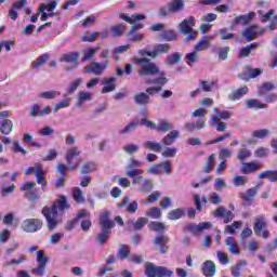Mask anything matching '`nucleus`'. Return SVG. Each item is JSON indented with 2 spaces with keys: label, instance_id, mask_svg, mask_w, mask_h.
I'll return each instance as SVG.
<instances>
[{
  "label": "nucleus",
  "instance_id": "nucleus-1",
  "mask_svg": "<svg viewBox=\"0 0 277 277\" xmlns=\"http://www.w3.org/2000/svg\"><path fill=\"white\" fill-rule=\"evenodd\" d=\"M68 209H70V203L66 195H60L51 208L49 206L42 208L41 213L45 217L49 230H55L62 222V219H57V213H64Z\"/></svg>",
  "mask_w": 277,
  "mask_h": 277
},
{
  "label": "nucleus",
  "instance_id": "nucleus-2",
  "mask_svg": "<svg viewBox=\"0 0 277 277\" xmlns=\"http://www.w3.org/2000/svg\"><path fill=\"white\" fill-rule=\"evenodd\" d=\"M110 215L111 212L107 210L100 214L101 233L95 237V241L100 246L107 243V240L111 237V228L116 226V222L110 219Z\"/></svg>",
  "mask_w": 277,
  "mask_h": 277
},
{
  "label": "nucleus",
  "instance_id": "nucleus-3",
  "mask_svg": "<svg viewBox=\"0 0 277 277\" xmlns=\"http://www.w3.org/2000/svg\"><path fill=\"white\" fill-rule=\"evenodd\" d=\"M134 64L141 66L137 71L138 77H156V75H159V66L148 57H134Z\"/></svg>",
  "mask_w": 277,
  "mask_h": 277
},
{
  "label": "nucleus",
  "instance_id": "nucleus-4",
  "mask_svg": "<svg viewBox=\"0 0 277 277\" xmlns=\"http://www.w3.org/2000/svg\"><path fill=\"white\" fill-rule=\"evenodd\" d=\"M207 110L205 108H198L193 113V118H200L196 122H186L184 124L185 131L194 133V131H200L207 127Z\"/></svg>",
  "mask_w": 277,
  "mask_h": 277
},
{
  "label": "nucleus",
  "instance_id": "nucleus-5",
  "mask_svg": "<svg viewBox=\"0 0 277 277\" xmlns=\"http://www.w3.org/2000/svg\"><path fill=\"white\" fill-rule=\"evenodd\" d=\"M183 10H185V0H172L158 10V16L166 18L170 16V14H179V12H183Z\"/></svg>",
  "mask_w": 277,
  "mask_h": 277
},
{
  "label": "nucleus",
  "instance_id": "nucleus-6",
  "mask_svg": "<svg viewBox=\"0 0 277 277\" xmlns=\"http://www.w3.org/2000/svg\"><path fill=\"white\" fill-rule=\"evenodd\" d=\"M194 27H196V17L194 16H189L180 24V31L187 36L186 42H192L198 38V30H194Z\"/></svg>",
  "mask_w": 277,
  "mask_h": 277
},
{
  "label": "nucleus",
  "instance_id": "nucleus-7",
  "mask_svg": "<svg viewBox=\"0 0 277 277\" xmlns=\"http://www.w3.org/2000/svg\"><path fill=\"white\" fill-rule=\"evenodd\" d=\"M19 190L24 193L25 198L30 202H37L42 196L36 182H24Z\"/></svg>",
  "mask_w": 277,
  "mask_h": 277
},
{
  "label": "nucleus",
  "instance_id": "nucleus-8",
  "mask_svg": "<svg viewBox=\"0 0 277 277\" xmlns=\"http://www.w3.org/2000/svg\"><path fill=\"white\" fill-rule=\"evenodd\" d=\"M173 274L172 271L168 269V267L164 266H155L154 263H147L145 267V275L147 277H171Z\"/></svg>",
  "mask_w": 277,
  "mask_h": 277
},
{
  "label": "nucleus",
  "instance_id": "nucleus-9",
  "mask_svg": "<svg viewBox=\"0 0 277 277\" xmlns=\"http://www.w3.org/2000/svg\"><path fill=\"white\" fill-rule=\"evenodd\" d=\"M80 156H81V150L77 146L70 147L66 150L65 161L67 166H69L70 172H75V170H77V168L79 167V163H81V158H78L77 162H72L76 157H80Z\"/></svg>",
  "mask_w": 277,
  "mask_h": 277
},
{
  "label": "nucleus",
  "instance_id": "nucleus-10",
  "mask_svg": "<svg viewBox=\"0 0 277 277\" xmlns=\"http://www.w3.org/2000/svg\"><path fill=\"white\" fill-rule=\"evenodd\" d=\"M108 66H109V61H106L103 64L98 62H91L84 67V72L87 75H95L96 77H101L103 76L105 70H107Z\"/></svg>",
  "mask_w": 277,
  "mask_h": 277
},
{
  "label": "nucleus",
  "instance_id": "nucleus-11",
  "mask_svg": "<svg viewBox=\"0 0 277 277\" xmlns=\"http://www.w3.org/2000/svg\"><path fill=\"white\" fill-rule=\"evenodd\" d=\"M37 262L39 265L31 269V274H34V276H44V272H47V263H49V258L44 256V251L39 250L37 252Z\"/></svg>",
  "mask_w": 277,
  "mask_h": 277
},
{
  "label": "nucleus",
  "instance_id": "nucleus-12",
  "mask_svg": "<svg viewBox=\"0 0 277 277\" xmlns=\"http://www.w3.org/2000/svg\"><path fill=\"white\" fill-rule=\"evenodd\" d=\"M265 34V28H260L259 25H251L245 28L241 31V36L247 40V42H252L256 38V36H263Z\"/></svg>",
  "mask_w": 277,
  "mask_h": 277
},
{
  "label": "nucleus",
  "instance_id": "nucleus-13",
  "mask_svg": "<svg viewBox=\"0 0 277 277\" xmlns=\"http://www.w3.org/2000/svg\"><path fill=\"white\" fill-rule=\"evenodd\" d=\"M42 226L43 223L40 219H27L22 224L25 233H38V230H42Z\"/></svg>",
  "mask_w": 277,
  "mask_h": 277
},
{
  "label": "nucleus",
  "instance_id": "nucleus-14",
  "mask_svg": "<svg viewBox=\"0 0 277 277\" xmlns=\"http://www.w3.org/2000/svg\"><path fill=\"white\" fill-rule=\"evenodd\" d=\"M35 176L37 179L38 185H41L42 192H47V185H49V182L47 181V175L42 170V166L38 162L35 163Z\"/></svg>",
  "mask_w": 277,
  "mask_h": 277
},
{
  "label": "nucleus",
  "instance_id": "nucleus-15",
  "mask_svg": "<svg viewBox=\"0 0 277 277\" xmlns=\"http://www.w3.org/2000/svg\"><path fill=\"white\" fill-rule=\"evenodd\" d=\"M214 217H222L224 224H230L233 220H235V214L230 210H226L224 207H219L214 212H213Z\"/></svg>",
  "mask_w": 277,
  "mask_h": 277
},
{
  "label": "nucleus",
  "instance_id": "nucleus-16",
  "mask_svg": "<svg viewBox=\"0 0 277 277\" xmlns=\"http://www.w3.org/2000/svg\"><path fill=\"white\" fill-rule=\"evenodd\" d=\"M261 168H263V164L256 160H253L251 162H243L241 168V173L252 174L254 172H258V170H261Z\"/></svg>",
  "mask_w": 277,
  "mask_h": 277
},
{
  "label": "nucleus",
  "instance_id": "nucleus-17",
  "mask_svg": "<svg viewBox=\"0 0 277 277\" xmlns=\"http://www.w3.org/2000/svg\"><path fill=\"white\" fill-rule=\"evenodd\" d=\"M167 243H170V238L168 236L160 235L154 238V245L158 246V250L161 254L168 252L169 247L166 246Z\"/></svg>",
  "mask_w": 277,
  "mask_h": 277
},
{
  "label": "nucleus",
  "instance_id": "nucleus-18",
  "mask_svg": "<svg viewBox=\"0 0 277 277\" xmlns=\"http://www.w3.org/2000/svg\"><path fill=\"white\" fill-rule=\"evenodd\" d=\"M49 114H51V107L45 106L42 110L40 109V105L38 104H34L31 106L29 116H31V118H42L44 116H49Z\"/></svg>",
  "mask_w": 277,
  "mask_h": 277
},
{
  "label": "nucleus",
  "instance_id": "nucleus-19",
  "mask_svg": "<svg viewBox=\"0 0 277 277\" xmlns=\"http://www.w3.org/2000/svg\"><path fill=\"white\" fill-rule=\"evenodd\" d=\"M201 272L206 277H214L216 272L215 263L211 260H207L201 264Z\"/></svg>",
  "mask_w": 277,
  "mask_h": 277
},
{
  "label": "nucleus",
  "instance_id": "nucleus-20",
  "mask_svg": "<svg viewBox=\"0 0 277 277\" xmlns=\"http://www.w3.org/2000/svg\"><path fill=\"white\" fill-rule=\"evenodd\" d=\"M170 49H172L170 43L155 44L153 50L154 60H156V57H159V55H166L170 53Z\"/></svg>",
  "mask_w": 277,
  "mask_h": 277
},
{
  "label": "nucleus",
  "instance_id": "nucleus-21",
  "mask_svg": "<svg viewBox=\"0 0 277 277\" xmlns=\"http://www.w3.org/2000/svg\"><path fill=\"white\" fill-rule=\"evenodd\" d=\"M259 196V186H254L246 190V193L240 194L241 200L243 202H254V198Z\"/></svg>",
  "mask_w": 277,
  "mask_h": 277
},
{
  "label": "nucleus",
  "instance_id": "nucleus-22",
  "mask_svg": "<svg viewBox=\"0 0 277 277\" xmlns=\"http://www.w3.org/2000/svg\"><path fill=\"white\" fill-rule=\"evenodd\" d=\"M267 228V220L265 215H259L253 224V230L258 236H261V230Z\"/></svg>",
  "mask_w": 277,
  "mask_h": 277
},
{
  "label": "nucleus",
  "instance_id": "nucleus-23",
  "mask_svg": "<svg viewBox=\"0 0 277 277\" xmlns=\"http://www.w3.org/2000/svg\"><path fill=\"white\" fill-rule=\"evenodd\" d=\"M212 224L211 222H202L199 223L198 225L196 224H188L187 225V230H189V233H202V230H209V228H212Z\"/></svg>",
  "mask_w": 277,
  "mask_h": 277
},
{
  "label": "nucleus",
  "instance_id": "nucleus-24",
  "mask_svg": "<svg viewBox=\"0 0 277 277\" xmlns=\"http://www.w3.org/2000/svg\"><path fill=\"white\" fill-rule=\"evenodd\" d=\"M144 173V170L142 169H129V171L126 172V176H129L132 180L133 185H137L140 181L144 180V176L142 174Z\"/></svg>",
  "mask_w": 277,
  "mask_h": 277
},
{
  "label": "nucleus",
  "instance_id": "nucleus-25",
  "mask_svg": "<svg viewBox=\"0 0 277 277\" xmlns=\"http://www.w3.org/2000/svg\"><path fill=\"white\" fill-rule=\"evenodd\" d=\"M224 243L225 246H227L230 254H234V255H239L241 251H239V245H237V240L235 239V237H227L225 240H224Z\"/></svg>",
  "mask_w": 277,
  "mask_h": 277
},
{
  "label": "nucleus",
  "instance_id": "nucleus-26",
  "mask_svg": "<svg viewBox=\"0 0 277 277\" xmlns=\"http://www.w3.org/2000/svg\"><path fill=\"white\" fill-rule=\"evenodd\" d=\"M135 105H141V107H146L150 103V95L144 92L134 94L133 96Z\"/></svg>",
  "mask_w": 277,
  "mask_h": 277
},
{
  "label": "nucleus",
  "instance_id": "nucleus-27",
  "mask_svg": "<svg viewBox=\"0 0 277 277\" xmlns=\"http://www.w3.org/2000/svg\"><path fill=\"white\" fill-rule=\"evenodd\" d=\"M104 87L102 88V94H109L116 90V78H103Z\"/></svg>",
  "mask_w": 277,
  "mask_h": 277
},
{
  "label": "nucleus",
  "instance_id": "nucleus-28",
  "mask_svg": "<svg viewBox=\"0 0 277 277\" xmlns=\"http://www.w3.org/2000/svg\"><path fill=\"white\" fill-rule=\"evenodd\" d=\"M256 16V13L249 12L245 15H239L234 18V25H248Z\"/></svg>",
  "mask_w": 277,
  "mask_h": 277
},
{
  "label": "nucleus",
  "instance_id": "nucleus-29",
  "mask_svg": "<svg viewBox=\"0 0 277 277\" xmlns=\"http://www.w3.org/2000/svg\"><path fill=\"white\" fill-rule=\"evenodd\" d=\"M14 131V123L10 119H3L0 121V132L2 135H10Z\"/></svg>",
  "mask_w": 277,
  "mask_h": 277
},
{
  "label": "nucleus",
  "instance_id": "nucleus-30",
  "mask_svg": "<svg viewBox=\"0 0 277 277\" xmlns=\"http://www.w3.org/2000/svg\"><path fill=\"white\" fill-rule=\"evenodd\" d=\"M210 40H213V36L202 37V39L196 43L195 51H197V53H200V51H207V49L211 47Z\"/></svg>",
  "mask_w": 277,
  "mask_h": 277
},
{
  "label": "nucleus",
  "instance_id": "nucleus-31",
  "mask_svg": "<svg viewBox=\"0 0 277 277\" xmlns=\"http://www.w3.org/2000/svg\"><path fill=\"white\" fill-rule=\"evenodd\" d=\"M248 92H249V89L248 87L245 85L229 93L228 98L229 101H239V98H243V96H246Z\"/></svg>",
  "mask_w": 277,
  "mask_h": 277
},
{
  "label": "nucleus",
  "instance_id": "nucleus-32",
  "mask_svg": "<svg viewBox=\"0 0 277 277\" xmlns=\"http://www.w3.org/2000/svg\"><path fill=\"white\" fill-rule=\"evenodd\" d=\"M160 77H156L154 78L151 81H149V83L151 85H156V88H160V92L161 90H163V85H166L168 83V78L166 77V72H160L159 71Z\"/></svg>",
  "mask_w": 277,
  "mask_h": 277
},
{
  "label": "nucleus",
  "instance_id": "nucleus-33",
  "mask_svg": "<svg viewBox=\"0 0 277 277\" xmlns=\"http://www.w3.org/2000/svg\"><path fill=\"white\" fill-rule=\"evenodd\" d=\"M258 179H267L269 183H277V171L276 170L263 171L258 175Z\"/></svg>",
  "mask_w": 277,
  "mask_h": 277
},
{
  "label": "nucleus",
  "instance_id": "nucleus-34",
  "mask_svg": "<svg viewBox=\"0 0 277 277\" xmlns=\"http://www.w3.org/2000/svg\"><path fill=\"white\" fill-rule=\"evenodd\" d=\"M177 36L179 35H176L175 31L172 29L164 30L158 35V37L161 40H164L166 42H174V40H176Z\"/></svg>",
  "mask_w": 277,
  "mask_h": 277
},
{
  "label": "nucleus",
  "instance_id": "nucleus-35",
  "mask_svg": "<svg viewBox=\"0 0 277 277\" xmlns=\"http://www.w3.org/2000/svg\"><path fill=\"white\" fill-rule=\"evenodd\" d=\"M181 133L176 130L171 131L168 135L162 138L164 146H172L174 142H176L177 137Z\"/></svg>",
  "mask_w": 277,
  "mask_h": 277
},
{
  "label": "nucleus",
  "instance_id": "nucleus-36",
  "mask_svg": "<svg viewBox=\"0 0 277 277\" xmlns=\"http://www.w3.org/2000/svg\"><path fill=\"white\" fill-rule=\"evenodd\" d=\"M128 224L132 226L134 230H142V228H144V226L148 224V217L142 216V217H138L135 222L133 221L128 222Z\"/></svg>",
  "mask_w": 277,
  "mask_h": 277
},
{
  "label": "nucleus",
  "instance_id": "nucleus-37",
  "mask_svg": "<svg viewBox=\"0 0 277 277\" xmlns=\"http://www.w3.org/2000/svg\"><path fill=\"white\" fill-rule=\"evenodd\" d=\"M79 57H80L79 52H69L64 54L60 61L66 62L67 64H75V62H77Z\"/></svg>",
  "mask_w": 277,
  "mask_h": 277
},
{
  "label": "nucleus",
  "instance_id": "nucleus-38",
  "mask_svg": "<svg viewBox=\"0 0 277 277\" xmlns=\"http://www.w3.org/2000/svg\"><path fill=\"white\" fill-rule=\"evenodd\" d=\"M214 168H215V154H211L207 159V163H206V167L202 169V172L205 174H209L213 172Z\"/></svg>",
  "mask_w": 277,
  "mask_h": 277
},
{
  "label": "nucleus",
  "instance_id": "nucleus-39",
  "mask_svg": "<svg viewBox=\"0 0 277 277\" xmlns=\"http://www.w3.org/2000/svg\"><path fill=\"white\" fill-rule=\"evenodd\" d=\"M184 215H185V210L182 208H177V209L171 210L168 213V220H171V221L181 220V217H183Z\"/></svg>",
  "mask_w": 277,
  "mask_h": 277
},
{
  "label": "nucleus",
  "instance_id": "nucleus-40",
  "mask_svg": "<svg viewBox=\"0 0 277 277\" xmlns=\"http://www.w3.org/2000/svg\"><path fill=\"white\" fill-rule=\"evenodd\" d=\"M247 109H267V104H263L259 100H247Z\"/></svg>",
  "mask_w": 277,
  "mask_h": 277
},
{
  "label": "nucleus",
  "instance_id": "nucleus-41",
  "mask_svg": "<svg viewBox=\"0 0 277 277\" xmlns=\"http://www.w3.org/2000/svg\"><path fill=\"white\" fill-rule=\"evenodd\" d=\"M130 254H131V249H129V246L127 245L119 246V249L117 251V256H119L121 261H124V259H129Z\"/></svg>",
  "mask_w": 277,
  "mask_h": 277
},
{
  "label": "nucleus",
  "instance_id": "nucleus-42",
  "mask_svg": "<svg viewBox=\"0 0 277 277\" xmlns=\"http://www.w3.org/2000/svg\"><path fill=\"white\" fill-rule=\"evenodd\" d=\"M72 198L77 205L85 202V198H83V190H81L79 187L72 188Z\"/></svg>",
  "mask_w": 277,
  "mask_h": 277
},
{
  "label": "nucleus",
  "instance_id": "nucleus-43",
  "mask_svg": "<svg viewBox=\"0 0 277 277\" xmlns=\"http://www.w3.org/2000/svg\"><path fill=\"white\" fill-rule=\"evenodd\" d=\"M146 150H153V153H161V144L153 141H146L143 145Z\"/></svg>",
  "mask_w": 277,
  "mask_h": 277
},
{
  "label": "nucleus",
  "instance_id": "nucleus-44",
  "mask_svg": "<svg viewBox=\"0 0 277 277\" xmlns=\"http://www.w3.org/2000/svg\"><path fill=\"white\" fill-rule=\"evenodd\" d=\"M51 55L49 53L41 54L36 61L32 62L34 68H40L41 66H44L45 62H49V58Z\"/></svg>",
  "mask_w": 277,
  "mask_h": 277
},
{
  "label": "nucleus",
  "instance_id": "nucleus-45",
  "mask_svg": "<svg viewBox=\"0 0 277 277\" xmlns=\"http://www.w3.org/2000/svg\"><path fill=\"white\" fill-rule=\"evenodd\" d=\"M172 129H174V126L166 120H162L158 127H156L158 133H167V131H172Z\"/></svg>",
  "mask_w": 277,
  "mask_h": 277
},
{
  "label": "nucleus",
  "instance_id": "nucleus-46",
  "mask_svg": "<svg viewBox=\"0 0 277 277\" xmlns=\"http://www.w3.org/2000/svg\"><path fill=\"white\" fill-rule=\"evenodd\" d=\"M252 157V151L248 148H241L239 149L237 154L238 161H246V159H250Z\"/></svg>",
  "mask_w": 277,
  "mask_h": 277
},
{
  "label": "nucleus",
  "instance_id": "nucleus-47",
  "mask_svg": "<svg viewBox=\"0 0 277 277\" xmlns=\"http://www.w3.org/2000/svg\"><path fill=\"white\" fill-rule=\"evenodd\" d=\"M98 52V48H88L83 51V57H82V62L85 63L88 62V60H92V57H94V55H96V53Z\"/></svg>",
  "mask_w": 277,
  "mask_h": 277
},
{
  "label": "nucleus",
  "instance_id": "nucleus-48",
  "mask_svg": "<svg viewBox=\"0 0 277 277\" xmlns=\"http://www.w3.org/2000/svg\"><path fill=\"white\" fill-rule=\"evenodd\" d=\"M145 215L147 217H151L153 220H159V217H161L162 215V212H161V209L157 207H151L149 211L145 213Z\"/></svg>",
  "mask_w": 277,
  "mask_h": 277
},
{
  "label": "nucleus",
  "instance_id": "nucleus-49",
  "mask_svg": "<svg viewBox=\"0 0 277 277\" xmlns=\"http://www.w3.org/2000/svg\"><path fill=\"white\" fill-rule=\"evenodd\" d=\"M243 265H248V262L240 261V262L236 263V265L232 267V276L233 277H241V267H243Z\"/></svg>",
  "mask_w": 277,
  "mask_h": 277
},
{
  "label": "nucleus",
  "instance_id": "nucleus-50",
  "mask_svg": "<svg viewBox=\"0 0 277 277\" xmlns=\"http://www.w3.org/2000/svg\"><path fill=\"white\" fill-rule=\"evenodd\" d=\"M182 60V55L181 53L179 52H175L173 54H170L168 57H167V64L169 66H174L176 64H179V62H181Z\"/></svg>",
  "mask_w": 277,
  "mask_h": 277
},
{
  "label": "nucleus",
  "instance_id": "nucleus-51",
  "mask_svg": "<svg viewBox=\"0 0 277 277\" xmlns=\"http://www.w3.org/2000/svg\"><path fill=\"white\" fill-rule=\"evenodd\" d=\"M148 228L154 233H159L160 230H166V225L162 222L151 221L148 224Z\"/></svg>",
  "mask_w": 277,
  "mask_h": 277
},
{
  "label": "nucleus",
  "instance_id": "nucleus-52",
  "mask_svg": "<svg viewBox=\"0 0 277 277\" xmlns=\"http://www.w3.org/2000/svg\"><path fill=\"white\" fill-rule=\"evenodd\" d=\"M127 36L130 42H142L144 40V35L133 30H129Z\"/></svg>",
  "mask_w": 277,
  "mask_h": 277
},
{
  "label": "nucleus",
  "instance_id": "nucleus-53",
  "mask_svg": "<svg viewBox=\"0 0 277 277\" xmlns=\"http://www.w3.org/2000/svg\"><path fill=\"white\" fill-rule=\"evenodd\" d=\"M269 135H272V132L268 129L255 130L252 133V137H256L258 140L269 137Z\"/></svg>",
  "mask_w": 277,
  "mask_h": 277
},
{
  "label": "nucleus",
  "instance_id": "nucleus-54",
  "mask_svg": "<svg viewBox=\"0 0 277 277\" xmlns=\"http://www.w3.org/2000/svg\"><path fill=\"white\" fill-rule=\"evenodd\" d=\"M60 91H45L39 94V98H45L47 101H53L60 96Z\"/></svg>",
  "mask_w": 277,
  "mask_h": 277
},
{
  "label": "nucleus",
  "instance_id": "nucleus-55",
  "mask_svg": "<svg viewBox=\"0 0 277 277\" xmlns=\"http://www.w3.org/2000/svg\"><path fill=\"white\" fill-rule=\"evenodd\" d=\"M126 29H127V27L122 24H118L116 26L110 27V31H111L114 38H118V37L122 36V34Z\"/></svg>",
  "mask_w": 277,
  "mask_h": 277
},
{
  "label": "nucleus",
  "instance_id": "nucleus-56",
  "mask_svg": "<svg viewBox=\"0 0 277 277\" xmlns=\"http://www.w3.org/2000/svg\"><path fill=\"white\" fill-rule=\"evenodd\" d=\"M276 85L272 82H264L260 88H259V94L261 96H264V94H267V92H272Z\"/></svg>",
  "mask_w": 277,
  "mask_h": 277
},
{
  "label": "nucleus",
  "instance_id": "nucleus-57",
  "mask_svg": "<svg viewBox=\"0 0 277 277\" xmlns=\"http://www.w3.org/2000/svg\"><path fill=\"white\" fill-rule=\"evenodd\" d=\"M228 53H230V47L219 48V60L220 62H226L228 60Z\"/></svg>",
  "mask_w": 277,
  "mask_h": 277
},
{
  "label": "nucleus",
  "instance_id": "nucleus-58",
  "mask_svg": "<svg viewBox=\"0 0 277 277\" xmlns=\"http://www.w3.org/2000/svg\"><path fill=\"white\" fill-rule=\"evenodd\" d=\"M140 124V120L135 119L132 122H130L124 129L120 130V135H124L127 133H130L133 131V129H137V126Z\"/></svg>",
  "mask_w": 277,
  "mask_h": 277
},
{
  "label": "nucleus",
  "instance_id": "nucleus-59",
  "mask_svg": "<svg viewBox=\"0 0 277 277\" xmlns=\"http://www.w3.org/2000/svg\"><path fill=\"white\" fill-rule=\"evenodd\" d=\"M140 124V120L135 119L132 122H130L124 129L120 130V135H124L127 133H130L133 131V129H137V126Z\"/></svg>",
  "mask_w": 277,
  "mask_h": 277
},
{
  "label": "nucleus",
  "instance_id": "nucleus-60",
  "mask_svg": "<svg viewBox=\"0 0 277 277\" xmlns=\"http://www.w3.org/2000/svg\"><path fill=\"white\" fill-rule=\"evenodd\" d=\"M96 170V164L94 162H85L82 164L80 172L82 174H90V172H94Z\"/></svg>",
  "mask_w": 277,
  "mask_h": 277
},
{
  "label": "nucleus",
  "instance_id": "nucleus-61",
  "mask_svg": "<svg viewBox=\"0 0 277 277\" xmlns=\"http://www.w3.org/2000/svg\"><path fill=\"white\" fill-rule=\"evenodd\" d=\"M55 8H57V2L56 1H52L48 4L45 3H41L39 6V12H53V10H55Z\"/></svg>",
  "mask_w": 277,
  "mask_h": 277
},
{
  "label": "nucleus",
  "instance_id": "nucleus-62",
  "mask_svg": "<svg viewBox=\"0 0 277 277\" xmlns=\"http://www.w3.org/2000/svg\"><path fill=\"white\" fill-rule=\"evenodd\" d=\"M241 226H242L241 221H234L233 224L227 225V226L225 227V230H226V233H228L229 235H235V230H236L237 228H241Z\"/></svg>",
  "mask_w": 277,
  "mask_h": 277
},
{
  "label": "nucleus",
  "instance_id": "nucleus-63",
  "mask_svg": "<svg viewBox=\"0 0 277 277\" xmlns=\"http://www.w3.org/2000/svg\"><path fill=\"white\" fill-rule=\"evenodd\" d=\"M122 150L128 155H133L140 150V146L136 144H128L122 147Z\"/></svg>",
  "mask_w": 277,
  "mask_h": 277
},
{
  "label": "nucleus",
  "instance_id": "nucleus-64",
  "mask_svg": "<svg viewBox=\"0 0 277 277\" xmlns=\"http://www.w3.org/2000/svg\"><path fill=\"white\" fill-rule=\"evenodd\" d=\"M209 201L211 205L217 206L222 203V197L217 193H211L209 196Z\"/></svg>",
  "mask_w": 277,
  "mask_h": 277
}]
</instances>
